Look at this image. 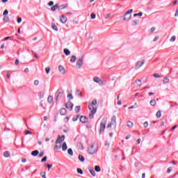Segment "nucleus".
Wrapping results in <instances>:
<instances>
[{
	"instance_id": "1",
	"label": "nucleus",
	"mask_w": 178,
	"mask_h": 178,
	"mask_svg": "<svg viewBox=\"0 0 178 178\" xmlns=\"http://www.w3.org/2000/svg\"><path fill=\"white\" fill-rule=\"evenodd\" d=\"M96 105H97V100H93L92 102L91 105L88 106L89 110L90 111V113H89V119H93L94 115L97 113V107H95Z\"/></svg>"
},
{
	"instance_id": "2",
	"label": "nucleus",
	"mask_w": 178,
	"mask_h": 178,
	"mask_svg": "<svg viewBox=\"0 0 178 178\" xmlns=\"http://www.w3.org/2000/svg\"><path fill=\"white\" fill-rule=\"evenodd\" d=\"M108 122V118H104L101 122L100 124V129H99V134H102L104 133V131L105 130V128L106 127V122Z\"/></svg>"
},
{
	"instance_id": "3",
	"label": "nucleus",
	"mask_w": 178,
	"mask_h": 178,
	"mask_svg": "<svg viewBox=\"0 0 178 178\" xmlns=\"http://www.w3.org/2000/svg\"><path fill=\"white\" fill-rule=\"evenodd\" d=\"M83 63H84V56H81L78 58L76 63V66L78 69H81V66H83Z\"/></svg>"
},
{
	"instance_id": "4",
	"label": "nucleus",
	"mask_w": 178,
	"mask_h": 178,
	"mask_svg": "<svg viewBox=\"0 0 178 178\" xmlns=\"http://www.w3.org/2000/svg\"><path fill=\"white\" fill-rule=\"evenodd\" d=\"M133 13V9H130L124 14L123 20H130L131 19V13Z\"/></svg>"
},
{
	"instance_id": "5",
	"label": "nucleus",
	"mask_w": 178,
	"mask_h": 178,
	"mask_svg": "<svg viewBox=\"0 0 178 178\" xmlns=\"http://www.w3.org/2000/svg\"><path fill=\"white\" fill-rule=\"evenodd\" d=\"M97 148L94 147V145H91L90 147H89L88 148V154H90V155H93V154H95L96 151H97Z\"/></svg>"
},
{
	"instance_id": "6",
	"label": "nucleus",
	"mask_w": 178,
	"mask_h": 178,
	"mask_svg": "<svg viewBox=\"0 0 178 178\" xmlns=\"http://www.w3.org/2000/svg\"><path fill=\"white\" fill-rule=\"evenodd\" d=\"M144 63H145V60L137 61L135 65L136 70H138V69H140V67H141Z\"/></svg>"
},
{
	"instance_id": "7",
	"label": "nucleus",
	"mask_w": 178,
	"mask_h": 178,
	"mask_svg": "<svg viewBox=\"0 0 178 178\" xmlns=\"http://www.w3.org/2000/svg\"><path fill=\"white\" fill-rule=\"evenodd\" d=\"M63 141H65V135L58 136L56 140V144H62Z\"/></svg>"
},
{
	"instance_id": "8",
	"label": "nucleus",
	"mask_w": 178,
	"mask_h": 178,
	"mask_svg": "<svg viewBox=\"0 0 178 178\" xmlns=\"http://www.w3.org/2000/svg\"><path fill=\"white\" fill-rule=\"evenodd\" d=\"M62 95H63V90L62 89L58 90V95L56 98V102H58V101L62 98Z\"/></svg>"
},
{
	"instance_id": "9",
	"label": "nucleus",
	"mask_w": 178,
	"mask_h": 178,
	"mask_svg": "<svg viewBox=\"0 0 178 178\" xmlns=\"http://www.w3.org/2000/svg\"><path fill=\"white\" fill-rule=\"evenodd\" d=\"M73 103H72L71 102H68L66 104H65V108H67V109H70V111H72L73 110Z\"/></svg>"
},
{
	"instance_id": "10",
	"label": "nucleus",
	"mask_w": 178,
	"mask_h": 178,
	"mask_svg": "<svg viewBox=\"0 0 178 178\" xmlns=\"http://www.w3.org/2000/svg\"><path fill=\"white\" fill-rule=\"evenodd\" d=\"M93 81H95V83H99V84L101 86H102V84H104V82H102V80H101V79H99V77H98V76H95L93 78Z\"/></svg>"
},
{
	"instance_id": "11",
	"label": "nucleus",
	"mask_w": 178,
	"mask_h": 178,
	"mask_svg": "<svg viewBox=\"0 0 178 178\" xmlns=\"http://www.w3.org/2000/svg\"><path fill=\"white\" fill-rule=\"evenodd\" d=\"M79 120L81 123H87L88 122V118L83 115L80 117Z\"/></svg>"
},
{
	"instance_id": "12",
	"label": "nucleus",
	"mask_w": 178,
	"mask_h": 178,
	"mask_svg": "<svg viewBox=\"0 0 178 178\" xmlns=\"http://www.w3.org/2000/svg\"><path fill=\"white\" fill-rule=\"evenodd\" d=\"M60 22L61 23H63V24H65V23H66V22H67V17H65V15H61V17L60 18Z\"/></svg>"
},
{
	"instance_id": "13",
	"label": "nucleus",
	"mask_w": 178,
	"mask_h": 178,
	"mask_svg": "<svg viewBox=\"0 0 178 178\" xmlns=\"http://www.w3.org/2000/svg\"><path fill=\"white\" fill-rule=\"evenodd\" d=\"M58 70L61 74H65V73H66L65 67H63L62 65L58 66Z\"/></svg>"
},
{
	"instance_id": "14",
	"label": "nucleus",
	"mask_w": 178,
	"mask_h": 178,
	"mask_svg": "<svg viewBox=\"0 0 178 178\" xmlns=\"http://www.w3.org/2000/svg\"><path fill=\"white\" fill-rule=\"evenodd\" d=\"M67 6H69V4L67 3L63 4L61 6H58V9H60V10H63V9H66Z\"/></svg>"
},
{
	"instance_id": "15",
	"label": "nucleus",
	"mask_w": 178,
	"mask_h": 178,
	"mask_svg": "<svg viewBox=\"0 0 178 178\" xmlns=\"http://www.w3.org/2000/svg\"><path fill=\"white\" fill-rule=\"evenodd\" d=\"M62 148V144L61 143H56V145L54 147V151H58V149H60Z\"/></svg>"
},
{
	"instance_id": "16",
	"label": "nucleus",
	"mask_w": 178,
	"mask_h": 178,
	"mask_svg": "<svg viewBox=\"0 0 178 178\" xmlns=\"http://www.w3.org/2000/svg\"><path fill=\"white\" fill-rule=\"evenodd\" d=\"M75 95H76V97H79L80 98L83 97V94L81 93V91H80V90H76L75 92Z\"/></svg>"
},
{
	"instance_id": "17",
	"label": "nucleus",
	"mask_w": 178,
	"mask_h": 178,
	"mask_svg": "<svg viewBox=\"0 0 178 178\" xmlns=\"http://www.w3.org/2000/svg\"><path fill=\"white\" fill-rule=\"evenodd\" d=\"M136 87H140V86H141L142 83H141V80L140 79H137L135 83H134Z\"/></svg>"
},
{
	"instance_id": "18",
	"label": "nucleus",
	"mask_w": 178,
	"mask_h": 178,
	"mask_svg": "<svg viewBox=\"0 0 178 178\" xmlns=\"http://www.w3.org/2000/svg\"><path fill=\"white\" fill-rule=\"evenodd\" d=\"M60 115H61L62 116H65V115H66V108H61L60 111Z\"/></svg>"
},
{
	"instance_id": "19",
	"label": "nucleus",
	"mask_w": 178,
	"mask_h": 178,
	"mask_svg": "<svg viewBox=\"0 0 178 178\" xmlns=\"http://www.w3.org/2000/svg\"><path fill=\"white\" fill-rule=\"evenodd\" d=\"M169 81H170V80L169 79V77H168V76L164 77L163 79V84H168L169 83Z\"/></svg>"
},
{
	"instance_id": "20",
	"label": "nucleus",
	"mask_w": 178,
	"mask_h": 178,
	"mask_svg": "<svg viewBox=\"0 0 178 178\" xmlns=\"http://www.w3.org/2000/svg\"><path fill=\"white\" fill-rule=\"evenodd\" d=\"M47 102H49V104H52V102H54V97L53 96H49L47 98Z\"/></svg>"
},
{
	"instance_id": "21",
	"label": "nucleus",
	"mask_w": 178,
	"mask_h": 178,
	"mask_svg": "<svg viewBox=\"0 0 178 178\" xmlns=\"http://www.w3.org/2000/svg\"><path fill=\"white\" fill-rule=\"evenodd\" d=\"M40 154V152L38 150H35L31 152V155L33 156H37Z\"/></svg>"
},
{
	"instance_id": "22",
	"label": "nucleus",
	"mask_w": 178,
	"mask_h": 178,
	"mask_svg": "<svg viewBox=\"0 0 178 178\" xmlns=\"http://www.w3.org/2000/svg\"><path fill=\"white\" fill-rule=\"evenodd\" d=\"M62 149L63 151H66V149H67V145L66 144V142L63 143Z\"/></svg>"
},
{
	"instance_id": "23",
	"label": "nucleus",
	"mask_w": 178,
	"mask_h": 178,
	"mask_svg": "<svg viewBox=\"0 0 178 178\" xmlns=\"http://www.w3.org/2000/svg\"><path fill=\"white\" fill-rule=\"evenodd\" d=\"M56 9H58V4H56V5L53 6L51 8V12H55V10H56Z\"/></svg>"
},
{
	"instance_id": "24",
	"label": "nucleus",
	"mask_w": 178,
	"mask_h": 178,
	"mask_svg": "<svg viewBox=\"0 0 178 178\" xmlns=\"http://www.w3.org/2000/svg\"><path fill=\"white\" fill-rule=\"evenodd\" d=\"M63 52L67 56H69V55H70V51L67 49H64Z\"/></svg>"
},
{
	"instance_id": "25",
	"label": "nucleus",
	"mask_w": 178,
	"mask_h": 178,
	"mask_svg": "<svg viewBox=\"0 0 178 178\" xmlns=\"http://www.w3.org/2000/svg\"><path fill=\"white\" fill-rule=\"evenodd\" d=\"M76 59H77V58L76 57V56H72L71 58H70V62L72 63H74V62H76Z\"/></svg>"
},
{
	"instance_id": "26",
	"label": "nucleus",
	"mask_w": 178,
	"mask_h": 178,
	"mask_svg": "<svg viewBox=\"0 0 178 178\" xmlns=\"http://www.w3.org/2000/svg\"><path fill=\"white\" fill-rule=\"evenodd\" d=\"M77 147L79 149H84V147H83V143H82L79 142L77 143Z\"/></svg>"
},
{
	"instance_id": "27",
	"label": "nucleus",
	"mask_w": 178,
	"mask_h": 178,
	"mask_svg": "<svg viewBox=\"0 0 178 178\" xmlns=\"http://www.w3.org/2000/svg\"><path fill=\"white\" fill-rule=\"evenodd\" d=\"M3 156L5 158H9V156H10V154L9 153V152L6 151L3 152Z\"/></svg>"
},
{
	"instance_id": "28",
	"label": "nucleus",
	"mask_w": 178,
	"mask_h": 178,
	"mask_svg": "<svg viewBox=\"0 0 178 178\" xmlns=\"http://www.w3.org/2000/svg\"><path fill=\"white\" fill-rule=\"evenodd\" d=\"M150 105L152 106H155L156 105V101L155 99H152L150 101Z\"/></svg>"
},
{
	"instance_id": "29",
	"label": "nucleus",
	"mask_w": 178,
	"mask_h": 178,
	"mask_svg": "<svg viewBox=\"0 0 178 178\" xmlns=\"http://www.w3.org/2000/svg\"><path fill=\"white\" fill-rule=\"evenodd\" d=\"M10 19H9V17L8 16H5L3 18V21L5 22V23H8Z\"/></svg>"
},
{
	"instance_id": "30",
	"label": "nucleus",
	"mask_w": 178,
	"mask_h": 178,
	"mask_svg": "<svg viewBox=\"0 0 178 178\" xmlns=\"http://www.w3.org/2000/svg\"><path fill=\"white\" fill-rule=\"evenodd\" d=\"M79 160L81 162H84V161H85L84 156H83V155H81V154H79Z\"/></svg>"
},
{
	"instance_id": "31",
	"label": "nucleus",
	"mask_w": 178,
	"mask_h": 178,
	"mask_svg": "<svg viewBox=\"0 0 178 178\" xmlns=\"http://www.w3.org/2000/svg\"><path fill=\"white\" fill-rule=\"evenodd\" d=\"M111 123L113 124H116V116L113 115L111 118Z\"/></svg>"
},
{
	"instance_id": "32",
	"label": "nucleus",
	"mask_w": 178,
	"mask_h": 178,
	"mask_svg": "<svg viewBox=\"0 0 178 178\" xmlns=\"http://www.w3.org/2000/svg\"><path fill=\"white\" fill-rule=\"evenodd\" d=\"M127 126V127H129V129H131V127H133V122L131 121H128Z\"/></svg>"
},
{
	"instance_id": "33",
	"label": "nucleus",
	"mask_w": 178,
	"mask_h": 178,
	"mask_svg": "<svg viewBox=\"0 0 178 178\" xmlns=\"http://www.w3.org/2000/svg\"><path fill=\"white\" fill-rule=\"evenodd\" d=\"M51 28L53 29V30H55V31H58V26H56L55 24H51Z\"/></svg>"
},
{
	"instance_id": "34",
	"label": "nucleus",
	"mask_w": 178,
	"mask_h": 178,
	"mask_svg": "<svg viewBox=\"0 0 178 178\" xmlns=\"http://www.w3.org/2000/svg\"><path fill=\"white\" fill-rule=\"evenodd\" d=\"M156 116L158 118H161L162 116V113L161 112V111H159L156 112Z\"/></svg>"
},
{
	"instance_id": "35",
	"label": "nucleus",
	"mask_w": 178,
	"mask_h": 178,
	"mask_svg": "<svg viewBox=\"0 0 178 178\" xmlns=\"http://www.w3.org/2000/svg\"><path fill=\"white\" fill-rule=\"evenodd\" d=\"M95 172H101V167H99V165H96L95 167Z\"/></svg>"
},
{
	"instance_id": "36",
	"label": "nucleus",
	"mask_w": 178,
	"mask_h": 178,
	"mask_svg": "<svg viewBox=\"0 0 178 178\" xmlns=\"http://www.w3.org/2000/svg\"><path fill=\"white\" fill-rule=\"evenodd\" d=\"M67 153L69 154V155H70V156H73V150L72 149H68Z\"/></svg>"
},
{
	"instance_id": "37",
	"label": "nucleus",
	"mask_w": 178,
	"mask_h": 178,
	"mask_svg": "<svg viewBox=\"0 0 178 178\" xmlns=\"http://www.w3.org/2000/svg\"><path fill=\"white\" fill-rule=\"evenodd\" d=\"M75 112L76 113H79L80 112V106H76L75 107Z\"/></svg>"
},
{
	"instance_id": "38",
	"label": "nucleus",
	"mask_w": 178,
	"mask_h": 178,
	"mask_svg": "<svg viewBox=\"0 0 178 178\" xmlns=\"http://www.w3.org/2000/svg\"><path fill=\"white\" fill-rule=\"evenodd\" d=\"M176 41V36H172V38L170 39V42H175Z\"/></svg>"
},
{
	"instance_id": "39",
	"label": "nucleus",
	"mask_w": 178,
	"mask_h": 178,
	"mask_svg": "<svg viewBox=\"0 0 178 178\" xmlns=\"http://www.w3.org/2000/svg\"><path fill=\"white\" fill-rule=\"evenodd\" d=\"M38 96L40 99H42V98H44V93L40 92L38 93Z\"/></svg>"
},
{
	"instance_id": "40",
	"label": "nucleus",
	"mask_w": 178,
	"mask_h": 178,
	"mask_svg": "<svg viewBox=\"0 0 178 178\" xmlns=\"http://www.w3.org/2000/svg\"><path fill=\"white\" fill-rule=\"evenodd\" d=\"M138 24V20L132 21V26H137Z\"/></svg>"
},
{
	"instance_id": "41",
	"label": "nucleus",
	"mask_w": 178,
	"mask_h": 178,
	"mask_svg": "<svg viewBox=\"0 0 178 178\" xmlns=\"http://www.w3.org/2000/svg\"><path fill=\"white\" fill-rule=\"evenodd\" d=\"M89 172L92 175V176H93V177L95 176L96 173H95V171L94 170H90Z\"/></svg>"
},
{
	"instance_id": "42",
	"label": "nucleus",
	"mask_w": 178,
	"mask_h": 178,
	"mask_svg": "<svg viewBox=\"0 0 178 178\" xmlns=\"http://www.w3.org/2000/svg\"><path fill=\"white\" fill-rule=\"evenodd\" d=\"M134 17H137V16H140V17H141V16H143V13H138L136 14H134Z\"/></svg>"
},
{
	"instance_id": "43",
	"label": "nucleus",
	"mask_w": 178,
	"mask_h": 178,
	"mask_svg": "<svg viewBox=\"0 0 178 178\" xmlns=\"http://www.w3.org/2000/svg\"><path fill=\"white\" fill-rule=\"evenodd\" d=\"M79 118H80V115H77L76 117H74L72 118V121L73 122H77V120H79Z\"/></svg>"
},
{
	"instance_id": "44",
	"label": "nucleus",
	"mask_w": 178,
	"mask_h": 178,
	"mask_svg": "<svg viewBox=\"0 0 178 178\" xmlns=\"http://www.w3.org/2000/svg\"><path fill=\"white\" fill-rule=\"evenodd\" d=\"M77 173L79 175H83V170H81V168H77Z\"/></svg>"
},
{
	"instance_id": "45",
	"label": "nucleus",
	"mask_w": 178,
	"mask_h": 178,
	"mask_svg": "<svg viewBox=\"0 0 178 178\" xmlns=\"http://www.w3.org/2000/svg\"><path fill=\"white\" fill-rule=\"evenodd\" d=\"M45 72L47 73V74H49V72H51V68L50 67H46L45 68Z\"/></svg>"
},
{
	"instance_id": "46",
	"label": "nucleus",
	"mask_w": 178,
	"mask_h": 178,
	"mask_svg": "<svg viewBox=\"0 0 178 178\" xmlns=\"http://www.w3.org/2000/svg\"><path fill=\"white\" fill-rule=\"evenodd\" d=\"M39 84H40V81H38V80L34 81V86H38Z\"/></svg>"
},
{
	"instance_id": "47",
	"label": "nucleus",
	"mask_w": 178,
	"mask_h": 178,
	"mask_svg": "<svg viewBox=\"0 0 178 178\" xmlns=\"http://www.w3.org/2000/svg\"><path fill=\"white\" fill-rule=\"evenodd\" d=\"M9 13V11L8 10H5L4 12L3 13V16H6Z\"/></svg>"
},
{
	"instance_id": "48",
	"label": "nucleus",
	"mask_w": 178,
	"mask_h": 178,
	"mask_svg": "<svg viewBox=\"0 0 178 178\" xmlns=\"http://www.w3.org/2000/svg\"><path fill=\"white\" fill-rule=\"evenodd\" d=\"M153 76L154 77H156V79H159V77H161V75L159 74H154Z\"/></svg>"
},
{
	"instance_id": "49",
	"label": "nucleus",
	"mask_w": 178,
	"mask_h": 178,
	"mask_svg": "<svg viewBox=\"0 0 178 178\" xmlns=\"http://www.w3.org/2000/svg\"><path fill=\"white\" fill-rule=\"evenodd\" d=\"M143 126H144L145 129H147V127H148V122H145L143 124Z\"/></svg>"
},
{
	"instance_id": "50",
	"label": "nucleus",
	"mask_w": 178,
	"mask_h": 178,
	"mask_svg": "<svg viewBox=\"0 0 178 178\" xmlns=\"http://www.w3.org/2000/svg\"><path fill=\"white\" fill-rule=\"evenodd\" d=\"M45 153L44 152H40V153L39 154V158H42V156H44V154Z\"/></svg>"
},
{
	"instance_id": "51",
	"label": "nucleus",
	"mask_w": 178,
	"mask_h": 178,
	"mask_svg": "<svg viewBox=\"0 0 178 178\" xmlns=\"http://www.w3.org/2000/svg\"><path fill=\"white\" fill-rule=\"evenodd\" d=\"M67 98H70V99H73V95H72V94H68V95H67Z\"/></svg>"
},
{
	"instance_id": "52",
	"label": "nucleus",
	"mask_w": 178,
	"mask_h": 178,
	"mask_svg": "<svg viewBox=\"0 0 178 178\" xmlns=\"http://www.w3.org/2000/svg\"><path fill=\"white\" fill-rule=\"evenodd\" d=\"M155 30H156V27H152V28L150 29V32H151V33H154V31H155Z\"/></svg>"
},
{
	"instance_id": "53",
	"label": "nucleus",
	"mask_w": 178,
	"mask_h": 178,
	"mask_svg": "<svg viewBox=\"0 0 178 178\" xmlns=\"http://www.w3.org/2000/svg\"><path fill=\"white\" fill-rule=\"evenodd\" d=\"M90 17H91V19H95V17H96L95 14L92 13V14L90 15Z\"/></svg>"
},
{
	"instance_id": "54",
	"label": "nucleus",
	"mask_w": 178,
	"mask_h": 178,
	"mask_svg": "<svg viewBox=\"0 0 178 178\" xmlns=\"http://www.w3.org/2000/svg\"><path fill=\"white\" fill-rule=\"evenodd\" d=\"M47 156H44L43 159H42L41 162H45L47 161Z\"/></svg>"
},
{
	"instance_id": "55",
	"label": "nucleus",
	"mask_w": 178,
	"mask_h": 178,
	"mask_svg": "<svg viewBox=\"0 0 178 178\" xmlns=\"http://www.w3.org/2000/svg\"><path fill=\"white\" fill-rule=\"evenodd\" d=\"M158 40H159V36H155L153 41H154V42H155V41H158Z\"/></svg>"
},
{
	"instance_id": "56",
	"label": "nucleus",
	"mask_w": 178,
	"mask_h": 178,
	"mask_svg": "<svg viewBox=\"0 0 178 178\" xmlns=\"http://www.w3.org/2000/svg\"><path fill=\"white\" fill-rule=\"evenodd\" d=\"M172 167L168 168L167 170V173H170V172H172Z\"/></svg>"
},
{
	"instance_id": "57",
	"label": "nucleus",
	"mask_w": 178,
	"mask_h": 178,
	"mask_svg": "<svg viewBox=\"0 0 178 178\" xmlns=\"http://www.w3.org/2000/svg\"><path fill=\"white\" fill-rule=\"evenodd\" d=\"M17 23H19V24L22 23V18H21V17H17Z\"/></svg>"
},
{
	"instance_id": "58",
	"label": "nucleus",
	"mask_w": 178,
	"mask_h": 178,
	"mask_svg": "<svg viewBox=\"0 0 178 178\" xmlns=\"http://www.w3.org/2000/svg\"><path fill=\"white\" fill-rule=\"evenodd\" d=\"M27 134H33V132L30 131H26L25 132V135L27 136Z\"/></svg>"
},
{
	"instance_id": "59",
	"label": "nucleus",
	"mask_w": 178,
	"mask_h": 178,
	"mask_svg": "<svg viewBox=\"0 0 178 178\" xmlns=\"http://www.w3.org/2000/svg\"><path fill=\"white\" fill-rule=\"evenodd\" d=\"M19 59H16V60H15V65L16 66H17V65H19Z\"/></svg>"
},
{
	"instance_id": "60",
	"label": "nucleus",
	"mask_w": 178,
	"mask_h": 178,
	"mask_svg": "<svg viewBox=\"0 0 178 178\" xmlns=\"http://www.w3.org/2000/svg\"><path fill=\"white\" fill-rule=\"evenodd\" d=\"M54 5V1H49V3H48V6H52Z\"/></svg>"
},
{
	"instance_id": "61",
	"label": "nucleus",
	"mask_w": 178,
	"mask_h": 178,
	"mask_svg": "<svg viewBox=\"0 0 178 178\" xmlns=\"http://www.w3.org/2000/svg\"><path fill=\"white\" fill-rule=\"evenodd\" d=\"M47 168H48V170H49L51 168H52V164H47Z\"/></svg>"
},
{
	"instance_id": "62",
	"label": "nucleus",
	"mask_w": 178,
	"mask_h": 178,
	"mask_svg": "<svg viewBox=\"0 0 178 178\" xmlns=\"http://www.w3.org/2000/svg\"><path fill=\"white\" fill-rule=\"evenodd\" d=\"M88 41L89 42H92V37H90L88 39Z\"/></svg>"
},
{
	"instance_id": "63",
	"label": "nucleus",
	"mask_w": 178,
	"mask_h": 178,
	"mask_svg": "<svg viewBox=\"0 0 178 178\" xmlns=\"http://www.w3.org/2000/svg\"><path fill=\"white\" fill-rule=\"evenodd\" d=\"M175 17H177V16H178V8L175 11Z\"/></svg>"
},
{
	"instance_id": "64",
	"label": "nucleus",
	"mask_w": 178,
	"mask_h": 178,
	"mask_svg": "<svg viewBox=\"0 0 178 178\" xmlns=\"http://www.w3.org/2000/svg\"><path fill=\"white\" fill-rule=\"evenodd\" d=\"M111 17V14H106L105 19H109Z\"/></svg>"
}]
</instances>
